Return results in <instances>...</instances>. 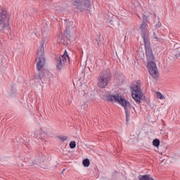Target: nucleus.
<instances>
[{"mask_svg": "<svg viewBox=\"0 0 180 180\" xmlns=\"http://www.w3.org/2000/svg\"><path fill=\"white\" fill-rule=\"evenodd\" d=\"M148 24L146 22H143L140 26V30L141 32V37L143 40L146 58H148V70L149 74L153 76L155 79L158 78V69H157V65L154 63V54H153V49H151V45L150 44V32H148Z\"/></svg>", "mask_w": 180, "mask_h": 180, "instance_id": "nucleus-1", "label": "nucleus"}, {"mask_svg": "<svg viewBox=\"0 0 180 180\" xmlns=\"http://www.w3.org/2000/svg\"><path fill=\"white\" fill-rule=\"evenodd\" d=\"M106 100L108 101V102H119L122 106L124 108L125 114H126V122L127 123L129 122V120H130V109H131V105H130V103L127 101H126V98L122 96H119V95H108L106 96Z\"/></svg>", "mask_w": 180, "mask_h": 180, "instance_id": "nucleus-2", "label": "nucleus"}, {"mask_svg": "<svg viewBox=\"0 0 180 180\" xmlns=\"http://www.w3.org/2000/svg\"><path fill=\"white\" fill-rule=\"evenodd\" d=\"M131 96L135 102L140 105L141 99H143V90H141V81L138 80L133 83L131 86Z\"/></svg>", "mask_w": 180, "mask_h": 180, "instance_id": "nucleus-3", "label": "nucleus"}, {"mask_svg": "<svg viewBox=\"0 0 180 180\" xmlns=\"http://www.w3.org/2000/svg\"><path fill=\"white\" fill-rule=\"evenodd\" d=\"M8 18V13L4 8H0V32H4V30H11V25L9 24V20L6 19Z\"/></svg>", "mask_w": 180, "mask_h": 180, "instance_id": "nucleus-4", "label": "nucleus"}, {"mask_svg": "<svg viewBox=\"0 0 180 180\" xmlns=\"http://www.w3.org/2000/svg\"><path fill=\"white\" fill-rule=\"evenodd\" d=\"M37 68L38 71H43V68L46 64V58H44V47L41 45L37 52V58H36Z\"/></svg>", "mask_w": 180, "mask_h": 180, "instance_id": "nucleus-5", "label": "nucleus"}, {"mask_svg": "<svg viewBox=\"0 0 180 180\" xmlns=\"http://www.w3.org/2000/svg\"><path fill=\"white\" fill-rule=\"evenodd\" d=\"M56 61L57 70H61L63 65L70 64V56H68L67 51H65L63 55L61 57L58 56H56Z\"/></svg>", "mask_w": 180, "mask_h": 180, "instance_id": "nucleus-6", "label": "nucleus"}, {"mask_svg": "<svg viewBox=\"0 0 180 180\" xmlns=\"http://www.w3.org/2000/svg\"><path fill=\"white\" fill-rule=\"evenodd\" d=\"M110 79L111 77L109 75L100 73L98 78L97 86L101 89L106 88L109 85Z\"/></svg>", "mask_w": 180, "mask_h": 180, "instance_id": "nucleus-7", "label": "nucleus"}, {"mask_svg": "<svg viewBox=\"0 0 180 180\" xmlns=\"http://www.w3.org/2000/svg\"><path fill=\"white\" fill-rule=\"evenodd\" d=\"M73 6H75L76 9L89 8L91 6V0H74Z\"/></svg>", "mask_w": 180, "mask_h": 180, "instance_id": "nucleus-8", "label": "nucleus"}, {"mask_svg": "<svg viewBox=\"0 0 180 180\" xmlns=\"http://www.w3.org/2000/svg\"><path fill=\"white\" fill-rule=\"evenodd\" d=\"M34 137L35 139H38V140L44 141L46 140V132L43 131V129L41 128L37 129L34 131Z\"/></svg>", "mask_w": 180, "mask_h": 180, "instance_id": "nucleus-9", "label": "nucleus"}, {"mask_svg": "<svg viewBox=\"0 0 180 180\" xmlns=\"http://www.w3.org/2000/svg\"><path fill=\"white\" fill-rule=\"evenodd\" d=\"M138 179H139V180H154V179L153 177H151L150 175H148V174H144V175L139 174L138 176Z\"/></svg>", "mask_w": 180, "mask_h": 180, "instance_id": "nucleus-10", "label": "nucleus"}, {"mask_svg": "<svg viewBox=\"0 0 180 180\" xmlns=\"http://www.w3.org/2000/svg\"><path fill=\"white\" fill-rule=\"evenodd\" d=\"M33 79H37L38 82H40V81H41V71H39L38 75H34Z\"/></svg>", "mask_w": 180, "mask_h": 180, "instance_id": "nucleus-11", "label": "nucleus"}, {"mask_svg": "<svg viewBox=\"0 0 180 180\" xmlns=\"http://www.w3.org/2000/svg\"><path fill=\"white\" fill-rule=\"evenodd\" d=\"M16 95V90L13 88V86H11V91L8 94L9 98H12Z\"/></svg>", "mask_w": 180, "mask_h": 180, "instance_id": "nucleus-12", "label": "nucleus"}, {"mask_svg": "<svg viewBox=\"0 0 180 180\" xmlns=\"http://www.w3.org/2000/svg\"><path fill=\"white\" fill-rule=\"evenodd\" d=\"M173 56H174L175 58H179L180 57V49L178 48L173 51Z\"/></svg>", "mask_w": 180, "mask_h": 180, "instance_id": "nucleus-13", "label": "nucleus"}, {"mask_svg": "<svg viewBox=\"0 0 180 180\" xmlns=\"http://www.w3.org/2000/svg\"><path fill=\"white\" fill-rule=\"evenodd\" d=\"M82 164L84 167H89V165H91V162H89V159H84L82 161Z\"/></svg>", "mask_w": 180, "mask_h": 180, "instance_id": "nucleus-14", "label": "nucleus"}, {"mask_svg": "<svg viewBox=\"0 0 180 180\" xmlns=\"http://www.w3.org/2000/svg\"><path fill=\"white\" fill-rule=\"evenodd\" d=\"M153 145L154 147H160V139H154L153 141Z\"/></svg>", "mask_w": 180, "mask_h": 180, "instance_id": "nucleus-15", "label": "nucleus"}, {"mask_svg": "<svg viewBox=\"0 0 180 180\" xmlns=\"http://www.w3.org/2000/svg\"><path fill=\"white\" fill-rule=\"evenodd\" d=\"M156 96L159 99H165V97L164 96V95H162V94H161V92L160 91L156 92Z\"/></svg>", "mask_w": 180, "mask_h": 180, "instance_id": "nucleus-16", "label": "nucleus"}, {"mask_svg": "<svg viewBox=\"0 0 180 180\" xmlns=\"http://www.w3.org/2000/svg\"><path fill=\"white\" fill-rule=\"evenodd\" d=\"M70 148H75V147H77V143L75 141H72L70 143Z\"/></svg>", "mask_w": 180, "mask_h": 180, "instance_id": "nucleus-17", "label": "nucleus"}, {"mask_svg": "<svg viewBox=\"0 0 180 180\" xmlns=\"http://www.w3.org/2000/svg\"><path fill=\"white\" fill-rule=\"evenodd\" d=\"M79 94L80 96H84V95H85V90H83L82 89H79Z\"/></svg>", "mask_w": 180, "mask_h": 180, "instance_id": "nucleus-18", "label": "nucleus"}, {"mask_svg": "<svg viewBox=\"0 0 180 180\" xmlns=\"http://www.w3.org/2000/svg\"><path fill=\"white\" fill-rule=\"evenodd\" d=\"M60 141H62L63 142L65 141L68 137V136H58V137Z\"/></svg>", "mask_w": 180, "mask_h": 180, "instance_id": "nucleus-19", "label": "nucleus"}, {"mask_svg": "<svg viewBox=\"0 0 180 180\" xmlns=\"http://www.w3.org/2000/svg\"><path fill=\"white\" fill-rule=\"evenodd\" d=\"M97 41V46L98 47H101V46H102V41L101 40V38H98V39H96Z\"/></svg>", "mask_w": 180, "mask_h": 180, "instance_id": "nucleus-20", "label": "nucleus"}, {"mask_svg": "<svg viewBox=\"0 0 180 180\" xmlns=\"http://www.w3.org/2000/svg\"><path fill=\"white\" fill-rule=\"evenodd\" d=\"M153 37L154 39H156L158 41H160V38L157 37V34H155V32L153 33Z\"/></svg>", "mask_w": 180, "mask_h": 180, "instance_id": "nucleus-21", "label": "nucleus"}, {"mask_svg": "<svg viewBox=\"0 0 180 180\" xmlns=\"http://www.w3.org/2000/svg\"><path fill=\"white\" fill-rule=\"evenodd\" d=\"M161 26V22L160 21L158 22V23L155 25L156 27H160Z\"/></svg>", "mask_w": 180, "mask_h": 180, "instance_id": "nucleus-22", "label": "nucleus"}, {"mask_svg": "<svg viewBox=\"0 0 180 180\" xmlns=\"http://www.w3.org/2000/svg\"><path fill=\"white\" fill-rule=\"evenodd\" d=\"M63 171H65V169H64Z\"/></svg>", "mask_w": 180, "mask_h": 180, "instance_id": "nucleus-23", "label": "nucleus"}, {"mask_svg": "<svg viewBox=\"0 0 180 180\" xmlns=\"http://www.w3.org/2000/svg\"><path fill=\"white\" fill-rule=\"evenodd\" d=\"M33 164V165H34V163H32Z\"/></svg>", "mask_w": 180, "mask_h": 180, "instance_id": "nucleus-24", "label": "nucleus"}]
</instances>
